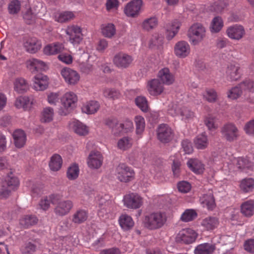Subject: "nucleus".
<instances>
[{
    "label": "nucleus",
    "instance_id": "obj_1",
    "mask_svg": "<svg viewBox=\"0 0 254 254\" xmlns=\"http://www.w3.org/2000/svg\"><path fill=\"white\" fill-rule=\"evenodd\" d=\"M167 216L165 212H153L144 216V226L149 230H155L162 228L167 221Z\"/></svg>",
    "mask_w": 254,
    "mask_h": 254
},
{
    "label": "nucleus",
    "instance_id": "obj_2",
    "mask_svg": "<svg viewBox=\"0 0 254 254\" xmlns=\"http://www.w3.org/2000/svg\"><path fill=\"white\" fill-rule=\"evenodd\" d=\"M206 29L200 23H196L192 25L188 32V37L190 44L193 46L198 45L206 37Z\"/></svg>",
    "mask_w": 254,
    "mask_h": 254
},
{
    "label": "nucleus",
    "instance_id": "obj_3",
    "mask_svg": "<svg viewBox=\"0 0 254 254\" xmlns=\"http://www.w3.org/2000/svg\"><path fill=\"white\" fill-rule=\"evenodd\" d=\"M53 204L55 205L54 211L59 216H64L68 214L73 207V204L70 200H62L59 194L53 197Z\"/></svg>",
    "mask_w": 254,
    "mask_h": 254
},
{
    "label": "nucleus",
    "instance_id": "obj_4",
    "mask_svg": "<svg viewBox=\"0 0 254 254\" xmlns=\"http://www.w3.org/2000/svg\"><path fill=\"white\" fill-rule=\"evenodd\" d=\"M244 92H254V83L251 79H246L241 82L238 86L230 89L227 92V97L231 99L238 98Z\"/></svg>",
    "mask_w": 254,
    "mask_h": 254
},
{
    "label": "nucleus",
    "instance_id": "obj_5",
    "mask_svg": "<svg viewBox=\"0 0 254 254\" xmlns=\"http://www.w3.org/2000/svg\"><path fill=\"white\" fill-rule=\"evenodd\" d=\"M105 124L112 128V131L115 134L127 132L133 128V123L129 120H126L123 123L119 124L116 118H110L105 120Z\"/></svg>",
    "mask_w": 254,
    "mask_h": 254
},
{
    "label": "nucleus",
    "instance_id": "obj_6",
    "mask_svg": "<svg viewBox=\"0 0 254 254\" xmlns=\"http://www.w3.org/2000/svg\"><path fill=\"white\" fill-rule=\"evenodd\" d=\"M198 233L191 228L182 229L177 234L176 241L177 243L190 245L194 243L197 238Z\"/></svg>",
    "mask_w": 254,
    "mask_h": 254
},
{
    "label": "nucleus",
    "instance_id": "obj_7",
    "mask_svg": "<svg viewBox=\"0 0 254 254\" xmlns=\"http://www.w3.org/2000/svg\"><path fill=\"white\" fill-rule=\"evenodd\" d=\"M115 174L118 180L123 183L131 181L135 176L133 170L124 163L120 164L116 167Z\"/></svg>",
    "mask_w": 254,
    "mask_h": 254
},
{
    "label": "nucleus",
    "instance_id": "obj_8",
    "mask_svg": "<svg viewBox=\"0 0 254 254\" xmlns=\"http://www.w3.org/2000/svg\"><path fill=\"white\" fill-rule=\"evenodd\" d=\"M65 32L69 37V41L73 45L79 44L83 39V29L78 25L67 26Z\"/></svg>",
    "mask_w": 254,
    "mask_h": 254
},
{
    "label": "nucleus",
    "instance_id": "obj_9",
    "mask_svg": "<svg viewBox=\"0 0 254 254\" xmlns=\"http://www.w3.org/2000/svg\"><path fill=\"white\" fill-rule=\"evenodd\" d=\"M60 73L65 82L68 85L73 86L77 84L80 79L79 73L69 67L63 68L60 71Z\"/></svg>",
    "mask_w": 254,
    "mask_h": 254
},
{
    "label": "nucleus",
    "instance_id": "obj_10",
    "mask_svg": "<svg viewBox=\"0 0 254 254\" xmlns=\"http://www.w3.org/2000/svg\"><path fill=\"white\" fill-rule=\"evenodd\" d=\"M143 4L142 0H132L126 5L124 12L127 17H136L141 12Z\"/></svg>",
    "mask_w": 254,
    "mask_h": 254
},
{
    "label": "nucleus",
    "instance_id": "obj_11",
    "mask_svg": "<svg viewBox=\"0 0 254 254\" xmlns=\"http://www.w3.org/2000/svg\"><path fill=\"white\" fill-rule=\"evenodd\" d=\"M246 33L244 27L239 24L229 26L226 30V34L228 37L230 39L236 41H239L243 38Z\"/></svg>",
    "mask_w": 254,
    "mask_h": 254
},
{
    "label": "nucleus",
    "instance_id": "obj_12",
    "mask_svg": "<svg viewBox=\"0 0 254 254\" xmlns=\"http://www.w3.org/2000/svg\"><path fill=\"white\" fill-rule=\"evenodd\" d=\"M158 139L163 143L170 142L174 137V132L167 124L160 125L157 129Z\"/></svg>",
    "mask_w": 254,
    "mask_h": 254
},
{
    "label": "nucleus",
    "instance_id": "obj_13",
    "mask_svg": "<svg viewBox=\"0 0 254 254\" xmlns=\"http://www.w3.org/2000/svg\"><path fill=\"white\" fill-rule=\"evenodd\" d=\"M221 133L226 140L231 142L237 139L239 136V131L233 124L225 125L221 129Z\"/></svg>",
    "mask_w": 254,
    "mask_h": 254
},
{
    "label": "nucleus",
    "instance_id": "obj_14",
    "mask_svg": "<svg viewBox=\"0 0 254 254\" xmlns=\"http://www.w3.org/2000/svg\"><path fill=\"white\" fill-rule=\"evenodd\" d=\"M113 207L109 201L101 198L99 202L98 215L104 220L112 218Z\"/></svg>",
    "mask_w": 254,
    "mask_h": 254
},
{
    "label": "nucleus",
    "instance_id": "obj_15",
    "mask_svg": "<svg viewBox=\"0 0 254 254\" xmlns=\"http://www.w3.org/2000/svg\"><path fill=\"white\" fill-rule=\"evenodd\" d=\"M61 104L66 110H73L76 106L78 97L72 91L65 92L61 98Z\"/></svg>",
    "mask_w": 254,
    "mask_h": 254
},
{
    "label": "nucleus",
    "instance_id": "obj_16",
    "mask_svg": "<svg viewBox=\"0 0 254 254\" xmlns=\"http://www.w3.org/2000/svg\"><path fill=\"white\" fill-rule=\"evenodd\" d=\"M124 205L130 209H138L143 204L142 198L138 194L131 193L125 196Z\"/></svg>",
    "mask_w": 254,
    "mask_h": 254
},
{
    "label": "nucleus",
    "instance_id": "obj_17",
    "mask_svg": "<svg viewBox=\"0 0 254 254\" xmlns=\"http://www.w3.org/2000/svg\"><path fill=\"white\" fill-rule=\"evenodd\" d=\"M174 52L177 57L180 59L186 58L190 53V45L186 41H179L174 46Z\"/></svg>",
    "mask_w": 254,
    "mask_h": 254
},
{
    "label": "nucleus",
    "instance_id": "obj_18",
    "mask_svg": "<svg viewBox=\"0 0 254 254\" xmlns=\"http://www.w3.org/2000/svg\"><path fill=\"white\" fill-rule=\"evenodd\" d=\"M133 59L130 55L123 52L116 54L113 60L114 64L119 68H127L132 63Z\"/></svg>",
    "mask_w": 254,
    "mask_h": 254
},
{
    "label": "nucleus",
    "instance_id": "obj_19",
    "mask_svg": "<svg viewBox=\"0 0 254 254\" xmlns=\"http://www.w3.org/2000/svg\"><path fill=\"white\" fill-rule=\"evenodd\" d=\"M23 46L26 52L30 54H35L40 50L42 43L36 38L30 37L24 39Z\"/></svg>",
    "mask_w": 254,
    "mask_h": 254
},
{
    "label": "nucleus",
    "instance_id": "obj_20",
    "mask_svg": "<svg viewBox=\"0 0 254 254\" xmlns=\"http://www.w3.org/2000/svg\"><path fill=\"white\" fill-rule=\"evenodd\" d=\"M157 77L163 84L166 85H172L175 81L174 74L170 71L168 67H164L159 70Z\"/></svg>",
    "mask_w": 254,
    "mask_h": 254
},
{
    "label": "nucleus",
    "instance_id": "obj_21",
    "mask_svg": "<svg viewBox=\"0 0 254 254\" xmlns=\"http://www.w3.org/2000/svg\"><path fill=\"white\" fill-rule=\"evenodd\" d=\"M36 7L37 8H41V9L38 10L35 8V7H33L32 9L30 8L26 12L24 13L23 18L27 24H30L33 23L37 15L38 16H41V15L40 14V10L42 11L41 13H43L45 11V8L43 7L42 3H38V5H36Z\"/></svg>",
    "mask_w": 254,
    "mask_h": 254
},
{
    "label": "nucleus",
    "instance_id": "obj_22",
    "mask_svg": "<svg viewBox=\"0 0 254 254\" xmlns=\"http://www.w3.org/2000/svg\"><path fill=\"white\" fill-rule=\"evenodd\" d=\"M226 78L230 81H236L241 78L242 75L241 69L237 64H231L227 67Z\"/></svg>",
    "mask_w": 254,
    "mask_h": 254
},
{
    "label": "nucleus",
    "instance_id": "obj_23",
    "mask_svg": "<svg viewBox=\"0 0 254 254\" xmlns=\"http://www.w3.org/2000/svg\"><path fill=\"white\" fill-rule=\"evenodd\" d=\"M103 157L101 153L97 151H93L89 155L87 164L91 168L98 169L103 163Z\"/></svg>",
    "mask_w": 254,
    "mask_h": 254
},
{
    "label": "nucleus",
    "instance_id": "obj_24",
    "mask_svg": "<svg viewBox=\"0 0 254 254\" xmlns=\"http://www.w3.org/2000/svg\"><path fill=\"white\" fill-rule=\"evenodd\" d=\"M147 89L150 95L157 96L163 93L164 87L158 79H153L148 82Z\"/></svg>",
    "mask_w": 254,
    "mask_h": 254
},
{
    "label": "nucleus",
    "instance_id": "obj_25",
    "mask_svg": "<svg viewBox=\"0 0 254 254\" xmlns=\"http://www.w3.org/2000/svg\"><path fill=\"white\" fill-rule=\"evenodd\" d=\"M69 127L80 136H85L89 133V128L78 120H73L69 123Z\"/></svg>",
    "mask_w": 254,
    "mask_h": 254
},
{
    "label": "nucleus",
    "instance_id": "obj_26",
    "mask_svg": "<svg viewBox=\"0 0 254 254\" xmlns=\"http://www.w3.org/2000/svg\"><path fill=\"white\" fill-rule=\"evenodd\" d=\"M33 81V88L36 91L45 90L48 87L49 84L48 76L43 74L36 75Z\"/></svg>",
    "mask_w": 254,
    "mask_h": 254
},
{
    "label": "nucleus",
    "instance_id": "obj_27",
    "mask_svg": "<svg viewBox=\"0 0 254 254\" xmlns=\"http://www.w3.org/2000/svg\"><path fill=\"white\" fill-rule=\"evenodd\" d=\"M181 26V22L175 19L166 24L165 27L166 36L168 40H172L178 33Z\"/></svg>",
    "mask_w": 254,
    "mask_h": 254
},
{
    "label": "nucleus",
    "instance_id": "obj_28",
    "mask_svg": "<svg viewBox=\"0 0 254 254\" xmlns=\"http://www.w3.org/2000/svg\"><path fill=\"white\" fill-rule=\"evenodd\" d=\"M12 137L16 147L20 148L25 145L27 138L26 133L23 130L16 129L12 133Z\"/></svg>",
    "mask_w": 254,
    "mask_h": 254
},
{
    "label": "nucleus",
    "instance_id": "obj_29",
    "mask_svg": "<svg viewBox=\"0 0 254 254\" xmlns=\"http://www.w3.org/2000/svg\"><path fill=\"white\" fill-rule=\"evenodd\" d=\"M100 32L104 37L112 39L116 34V26L112 23L103 24L100 26Z\"/></svg>",
    "mask_w": 254,
    "mask_h": 254
},
{
    "label": "nucleus",
    "instance_id": "obj_30",
    "mask_svg": "<svg viewBox=\"0 0 254 254\" xmlns=\"http://www.w3.org/2000/svg\"><path fill=\"white\" fill-rule=\"evenodd\" d=\"M219 224L218 218L208 216L203 219L200 223L201 226L205 230L211 231L216 228Z\"/></svg>",
    "mask_w": 254,
    "mask_h": 254
},
{
    "label": "nucleus",
    "instance_id": "obj_31",
    "mask_svg": "<svg viewBox=\"0 0 254 254\" xmlns=\"http://www.w3.org/2000/svg\"><path fill=\"white\" fill-rule=\"evenodd\" d=\"M158 18L155 16H153L144 19L141 26L143 30L149 32L155 29L158 26Z\"/></svg>",
    "mask_w": 254,
    "mask_h": 254
},
{
    "label": "nucleus",
    "instance_id": "obj_32",
    "mask_svg": "<svg viewBox=\"0 0 254 254\" xmlns=\"http://www.w3.org/2000/svg\"><path fill=\"white\" fill-rule=\"evenodd\" d=\"M75 17V14L72 11H64L56 12L53 18L59 23H65L72 20Z\"/></svg>",
    "mask_w": 254,
    "mask_h": 254
},
{
    "label": "nucleus",
    "instance_id": "obj_33",
    "mask_svg": "<svg viewBox=\"0 0 254 254\" xmlns=\"http://www.w3.org/2000/svg\"><path fill=\"white\" fill-rule=\"evenodd\" d=\"M26 64L27 68L32 72L45 70L46 67L44 62L36 59H30L27 60Z\"/></svg>",
    "mask_w": 254,
    "mask_h": 254
},
{
    "label": "nucleus",
    "instance_id": "obj_34",
    "mask_svg": "<svg viewBox=\"0 0 254 254\" xmlns=\"http://www.w3.org/2000/svg\"><path fill=\"white\" fill-rule=\"evenodd\" d=\"M14 90L19 94L26 92L29 89V84L27 81L21 77L16 78L13 82Z\"/></svg>",
    "mask_w": 254,
    "mask_h": 254
},
{
    "label": "nucleus",
    "instance_id": "obj_35",
    "mask_svg": "<svg viewBox=\"0 0 254 254\" xmlns=\"http://www.w3.org/2000/svg\"><path fill=\"white\" fill-rule=\"evenodd\" d=\"M63 49L62 44L56 42L46 46L44 48L43 52L47 55H56L60 53Z\"/></svg>",
    "mask_w": 254,
    "mask_h": 254
},
{
    "label": "nucleus",
    "instance_id": "obj_36",
    "mask_svg": "<svg viewBox=\"0 0 254 254\" xmlns=\"http://www.w3.org/2000/svg\"><path fill=\"white\" fill-rule=\"evenodd\" d=\"M201 96L204 100L209 103L216 102L218 99L217 91L212 88H206L202 93Z\"/></svg>",
    "mask_w": 254,
    "mask_h": 254
},
{
    "label": "nucleus",
    "instance_id": "obj_37",
    "mask_svg": "<svg viewBox=\"0 0 254 254\" xmlns=\"http://www.w3.org/2000/svg\"><path fill=\"white\" fill-rule=\"evenodd\" d=\"M215 249L214 245L205 243L197 246L194 253V254H212Z\"/></svg>",
    "mask_w": 254,
    "mask_h": 254
},
{
    "label": "nucleus",
    "instance_id": "obj_38",
    "mask_svg": "<svg viewBox=\"0 0 254 254\" xmlns=\"http://www.w3.org/2000/svg\"><path fill=\"white\" fill-rule=\"evenodd\" d=\"M200 201L203 207L209 210H212L215 206V201L211 191L204 194L200 199Z\"/></svg>",
    "mask_w": 254,
    "mask_h": 254
},
{
    "label": "nucleus",
    "instance_id": "obj_39",
    "mask_svg": "<svg viewBox=\"0 0 254 254\" xmlns=\"http://www.w3.org/2000/svg\"><path fill=\"white\" fill-rule=\"evenodd\" d=\"M189 168L195 174H201L204 169L203 164L199 160L195 159H190L187 162Z\"/></svg>",
    "mask_w": 254,
    "mask_h": 254
},
{
    "label": "nucleus",
    "instance_id": "obj_40",
    "mask_svg": "<svg viewBox=\"0 0 254 254\" xmlns=\"http://www.w3.org/2000/svg\"><path fill=\"white\" fill-rule=\"evenodd\" d=\"M241 213L246 217H251L254 214V201L252 200L246 201L241 206Z\"/></svg>",
    "mask_w": 254,
    "mask_h": 254
},
{
    "label": "nucleus",
    "instance_id": "obj_41",
    "mask_svg": "<svg viewBox=\"0 0 254 254\" xmlns=\"http://www.w3.org/2000/svg\"><path fill=\"white\" fill-rule=\"evenodd\" d=\"M63 159L62 157L58 154H54L50 158L49 166L53 171H58L62 167Z\"/></svg>",
    "mask_w": 254,
    "mask_h": 254
},
{
    "label": "nucleus",
    "instance_id": "obj_42",
    "mask_svg": "<svg viewBox=\"0 0 254 254\" xmlns=\"http://www.w3.org/2000/svg\"><path fill=\"white\" fill-rule=\"evenodd\" d=\"M163 44V37L158 34H154L149 40L148 46L150 49L158 50L162 48Z\"/></svg>",
    "mask_w": 254,
    "mask_h": 254
},
{
    "label": "nucleus",
    "instance_id": "obj_43",
    "mask_svg": "<svg viewBox=\"0 0 254 254\" xmlns=\"http://www.w3.org/2000/svg\"><path fill=\"white\" fill-rule=\"evenodd\" d=\"M38 220L37 218L34 215H25L19 220V224L23 228H27L36 224Z\"/></svg>",
    "mask_w": 254,
    "mask_h": 254
},
{
    "label": "nucleus",
    "instance_id": "obj_44",
    "mask_svg": "<svg viewBox=\"0 0 254 254\" xmlns=\"http://www.w3.org/2000/svg\"><path fill=\"white\" fill-rule=\"evenodd\" d=\"M119 222L122 228L125 230L131 229L134 225L132 218L127 214L122 215L119 218Z\"/></svg>",
    "mask_w": 254,
    "mask_h": 254
},
{
    "label": "nucleus",
    "instance_id": "obj_45",
    "mask_svg": "<svg viewBox=\"0 0 254 254\" xmlns=\"http://www.w3.org/2000/svg\"><path fill=\"white\" fill-rule=\"evenodd\" d=\"M195 146L198 149H204L208 145L207 136L205 133L197 135L194 140Z\"/></svg>",
    "mask_w": 254,
    "mask_h": 254
},
{
    "label": "nucleus",
    "instance_id": "obj_46",
    "mask_svg": "<svg viewBox=\"0 0 254 254\" xmlns=\"http://www.w3.org/2000/svg\"><path fill=\"white\" fill-rule=\"evenodd\" d=\"M240 188L244 192L253 191L254 189V179L251 178L243 179L240 183Z\"/></svg>",
    "mask_w": 254,
    "mask_h": 254
},
{
    "label": "nucleus",
    "instance_id": "obj_47",
    "mask_svg": "<svg viewBox=\"0 0 254 254\" xmlns=\"http://www.w3.org/2000/svg\"><path fill=\"white\" fill-rule=\"evenodd\" d=\"M228 5L227 0H219L214 2L210 6V10L216 13H221L225 10Z\"/></svg>",
    "mask_w": 254,
    "mask_h": 254
},
{
    "label": "nucleus",
    "instance_id": "obj_48",
    "mask_svg": "<svg viewBox=\"0 0 254 254\" xmlns=\"http://www.w3.org/2000/svg\"><path fill=\"white\" fill-rule=\"evenodd\" d=\"M224 26L223 21L220 16L215 17L212 20L210 29L212 33H218Z\"/></svg>",
    "mask_w": 254,
    "mask_h": 254
},
{
    "label": "nucleus",
    "instance_id": "obj_49",
    "mask_svg": "<svg viewBox=\"0 0 254 254\" xmlns=\"http://www.w3.org/2000/svg\"><path fill=\"white\" fill-rule=\"evenodd\" d=\"M88 217L87 212L82 209L76 211L72 215V221L73 223L80 224L86 220Z\"/></svg>",
    "mask_w": 254,
    "mask_h": 254
},
{
    "label": "nucleus",
    "instance_id": "obj_50",
    "mask_svg": "<svg viewBox=\"0 0 254 254\" xmlns=\"http://www.w3.org/2000/svg\"><path fill=\"white\" fill-rule=\"evenodd\" d=\"M100 109L99 103L94 100L84 103L82 106V111H97Z\"/></svg>",
    "mask_w": 254,
    "mask_h": 254
},
{
    "label": "nucleus",
    "instance_id": "obj_51",
    "mask_svg": "<svg viewBox=\"0 0 254 254\" xmlns=\"http://www.w3.org/2000/svg\"><path fill=\"white\" fill-rule=\"evenodd\" d=\"M197 214L195 210L192 209H186L182 214L181 220L185 222L192 221L196 218Z\"/></svg>",
    "mask_w": 254,
    "mask_h": 254
},
{
    "label": "nucleus",
    "instance_id": "obj_52",
    "mask_svg": "<svg viewBox=\"0 0 254 254\" xmlns=\"http://www.w3.org/2000/svg\"><path fill=\"white\" fill-rule=\"evenodd\" d=\"M79 168L77 164L71 165L67 171V177L70 180L76 179L79 175Z\"/></svg>",
    "mask_w": 254,
    "mask_h": 254
},
{
    "label": "nucleus",
    "instance_id": "obj_53",
    "mask_svg": "<svg viewBox=\"0 0 254 254\" xmlns=\"http://www.w3.org/2000/svg\"><path fill=\"white\" fill-rule=\"evenodd\" d=\"M57 194H52L41 199L39 202V206L43 210H47L49 209L50 204H53V197L56 196Z\"/></svg>",
    "mask_w": 254,
    "mask_h": 254
},
{
    "label": "nucleus",
    "instance_id": "obj_54",
    "mask_svg": "<svg viewBox=\"0 0 254 254\" xmlns=\"http://www.w3.org/2000/svg\"><path fill=\"white\" fill-rule=\"evenodd\" d=\"M36 250V245L30 242L25 243L21 248L23 254H33Z\"/></svg>",
    "mask_w": 254,
    "mask_h": 254
},
{
    "label": "nucleus",
    "instance_id": "obj_55",
    "mask_svg": "<svg viewBox=\"0 0 254 254\" xmlns=\"http://www.w3.org/2000/svg\"><path fill=\"white\" fill-rule=\"evenodd\" d=\"M20 2L18 0L11 1L8 5V11L10 14H17L20 10Z\"/></svg>",
    "mask_w": 254,
    "mask_h": 254
},
{
    "label": "nucleus",
    "instance_id": "obj_56",
    "mask_svg": "<svg viewBox=\"0 0 254 254\" xmlns=\"http://www.w3.org/2000/svg\"><path fill=\"white\" fill-rule=\"evenodd\" d=\"M135 102L137 106L138 107L141 111H147L149 110L148 103L144 97H137L135 99Z\"/></svg>",
    "mask_w": 254,
    "mask_h": 254
},
{
    "label": "nucleus",
    "instance_id": "obj_57",
    "mask_svg": "<svg viewBox=\"0 0 254 254\" xmlns=\"http://www.w3.org/2000/svg\"><path fill=\"white\" fill-rule=\"evenodd\" d=\"M5 181L7 187L11 190H15L19 186V180L17 178L13 176L12 174L7 177Z\"/></svg>",
    "mask_w": 254,
    "mask_h": 254
},
{
    "label": "nucleus",
    "instance_id": "obj_58",
    "mask_svg": "<svg viewBox=\"0 0 254 254\" xmlns=\"http://www.w3.org/2000/svg\"><path fill=\"white\" fill-rule=\"evenodd\" d=\"M135 123L136 125V133L137 135H141L144 129L145 121L143 118L138 116L135 118Z\"/></svg>",
    "mask_w": 254,
    "mask_h": 254
},
{
    "label": "nucleus",
    "instance_id": "obj_59",
    "mask_svg": "<svg viewBox=\"0 0 254 254\" xmlns=\"http://www.w3.org/2000/svg\"><path fill=\"white\" fill-rule=\"evenodd\" d=\"M132 143V139L130 138L124 137L119 140L118 146L120 149L125 150L130 148Z\"/></svg>",
    "mask_w": 254,
    "mask_h": 254
},
{
    "label": "nucleus",
    "instance_id": "obj_60",
    "mask_svg": "<svg viewBox=\"0 0 254 254\" xmlns=\"http://www.w3.org/2000/svg\"><path fill=\"white\" fill-rule=\"evenodd\" d=\"M103 95L107 98L115 99L119 98L120 93L118 90L114 89L105 88L103 90Z\"/></svg>",
    "mask_w": 254,
    "mask_h": 254
},
{
    "label": "nucleus",
    "instance_id": "obj_61",
    "mask_svg": "<svg viewBox=\"0 0 254 254\" xmlns=\"http://www.w3.org/2000/svg\"><path fill=\"white\" fill-rule=\"evenodd\" d=\"M215 122V118L211 115H209L204 120L205 125L208 129L211 131L216 129L218 127Z\"/></svg>",
    "mask_w": 254,
    "mask_h": 254
},
{
    "label": "nucleus",
    "instance_id": "obj_62",
    "mask_svg": "<svg viewBox=\"0 0 254 254\" xmlns=\"http://www.w3.org/2000/svg\"><path fill=\"white\" fill-rule=\"evenodd\" d=\"M236 165L240 169H249L252 167V164L247 158L239 157L237 159Z\"/></svg>",
    "mask_w": 254,
    "mask_h": 254
},
{
    "label": "nucleus",
    "instance_id": "obj_63",
    "mask_svg": "<svg viewBox=\"0 0 254 254\" xmlns=\"http://www.w3.org/2000/svg\"><path fill=\"white\" fill-rule=\"evenodd\" d=\"M30 100L28 97L20 96L16 98L14 105L17 109L25 108L29 104Z\"/></svg>",
    "mask_w": 254,
    "mask_h": 254
},
{
    "label": "nucleus",
    "instance_id": "obj_64",
    "mask_svg": "<svg viewBox=\"0 0 254 254\" xmlns=\"http://www.w3.org/2000/svg\"><path fill=\"white\" fill-rule=\"evenodd\" d=\"M60 93L59 92H51L47 96V101L51 105H56L59 102Z\"/></svg>",
    "mask_w": 254,
    "mask_h": 254
}]
</instances>
